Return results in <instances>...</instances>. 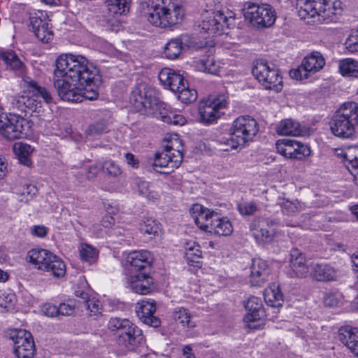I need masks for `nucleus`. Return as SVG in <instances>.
Segmentation results:
<instances>
[{
    "instance_id": "obj_4",
    "label": "nucleus",
    "mask_w": 358,
    "mask_h": 358,
    "mask_svg": "<svg viewBox=\"0 0 358 358\" xmlns=\"http://www.w3.org/2000/svg\"><path fill=\"white\" fill-rule=\"evenodd\" d=\"M259 131L257 121L250 116L242 115L232 123L229 134L217 141L224 151L237 150L252 141Z\"/></svg>"
},
{
    "instance_id": "obj_19",
    "label": "nucleus",
    "mask_w": 358,
    "mask_h": 358,
    "mask_svg": "<svg viewBox=\"0 0 358 358\" xmlns=\"http://www.w3.org/2000/svg\"><path fill=\"white\" fill-rule=\"evenodd\" d=\"M245 308L247 313L243 319L244 322L248 328L252 329H257L259 324L256 323L259 322L264 315L261 299L256 296H250L246 301Z\"/></svg>"
},
{
    "instance_id": "obj_42",
    "label": "nucleus",
    "mask_w": 358,
    "mask_h": 358,
    "mask_svg": "<svg viewBox=\"0 0 358 358\" xmlns=\"http://www.w3.org/2000/svg\"><path fill=\"white\" fill-rule=\"evenodd\" d=\"M179 90L174 93L177 94L178 98L182 102H192L196 99V91L194 89H189L187 82L185 80L180 87Z\"/></svg>"
},
{
    "instance_id": "obj_33",
    "label": "nucleus",
    "mask_w": 358,
    "mask_h": 358,
    "mask_svg": "<svg viewBox=\"0 0 358 358\" xmlns=\"http://www.w3.org/2000/svg\"><path fill=\"white\" fill-rule=\"evenodd\" d=\"M173 319L185 329H192L196 323L192 320V315L188 309L183 307H176L172 313Z\"/></svg>"
},
{
    "instance_id": "obj_38",
    "label": "nucleus",
    "mask_w": 358,
    "mask_h": 358,
    "mask_svg": "<svg viewBox=\"0 0 358 358\" xmlns=\"http://www.w3.org/2000/svg\"><path fill=\"white\" fill-rule=\"evenodd\" d=\"M232 24H202L201 35L206 37H214L223 34H228L227 29Z\"/></svg>"
},
{
    "instance_id": "obj_23",
    "label": "nucleus",
    "mask_w": 358,
    "mask_h": 358,
    "mask_svg": "<svg viewBox=\"0 0 358 358\" xmlns=\"http://www.w3.org/2000/svg\"><path fill=\"white\" fill-rule=\"evenodd\" d=\"M268 276V266L265 260L262 259H253L251 266L250 282L252 286H261Z\"/></svg>"
},
{
    "instance_id": "obj_35",
    "label": "nucleus",
    "mask_w": 358,
    "mask_h": 358,
    "mask_svg": "<svg viewBox=\"0 0 358 358\" xmlns=\"http://www.w3.org/2000/svg\"><path fill=\"white\" fill-rule=\"evenodd\" d=\"M103 3L113 15H126L130 8V0H103Z\"/></svg>"
},
{
    "instance_id": "obj_1",
    "label": "nucleus",
    "mask_w": 358,
    "mask_h": 358,
    "mask_svg": "<svg viewBox=\"0 0 358 358\" xmlns=\"http://www.w3.org/2000/svg\"><path fill=\"white\" fill-rule=\"evenodd\" d=\"M53 82L62 100L78 103L97 99L101 76L99 69L85 57L62 54L55 62Z\"/></svg>"
},
{
    "instance_id": "obj_41",
    "label": "nucleus",
    "mask_w": 358,
    "mask_h": 358,
    "mask_svg": "<svg viewBox=\"0 0 358 358\" xmlns=\"http://www.w3.org/2000/svg\"><path fill=\"white\" fill-rule=\"evenodd\" d=\"M355 150L356 148L352 147L338 148L334 150V152L338 158L343 160L348 169V165H349L350 162L358 160V157L355 155Z\"/></svg>"
},
{
    "instance_id": "obj_40",
    "label": "nucleus",
    "mask_w": 358,
    "mask_h": 358,
    "mask_svg": "<svg viewBox=\"0 0 358 358\" xmlns=\"http://www.w3.org/2000/svg\"><path fill=\"white\" fill-rule=\"evenodd\" d=\"M339 72L343 76L357 77L358 74V62L351 58H345L339 61Z\"/></svg>"
},
{
    "instance_id": "obj_55",
    "label": "nucleus",
    "mask_w": 358,
    "mask_h": 358,
    "mask_svg": "<svg viewBox=\"0 0 358 358\" xmlns=\"http://www.w3.org/2000/svg\"><path fill=\"white\" fill-rule=\"evenodd\" d=\"M76 304L73 301H68L66 303H60L57 306L58 315L68 316L73 313Z\"/></svg>"
},
{
    "instance_id": "obj_30",
    "label": "nucleus",
    "mask_w": 358,
    "mask_h": 358,
    "mask_svg": "<svg viewBox=\"0 0 358 358\" xmlns=\"http://www.w3.org/2000/svg\"><path fill=\"white\" fill-rule=\"evenodd\" d=\"M278 134L282 136H299L303 134V130L299 122L292 119L282 120L276 127Z\"/></svg>"
},
{
    "instance_id": "obj_7",
    "label": "nucleus",
    "mask_w": 358,
    "mask_h": 358,
    "mask_svg": "<svg viewBox=\"0 0 358 358\" xmlns=\"http://www.w3.org/2000/svg\"><path fill=\"white\" fill-rule=\"evenodd\" d=\"M183 145L177 134L171 136L164 150L155 155L154 169L159 173H170L180 166L183 159Z\"/></svg>"
},
{
    "instance_id": "obj_54",
    "label": "nucleus",
    "mask_w": 358,
    "mask_h": 358,
    "mask_svg": "<svg viewBox=\"0 0 358 358\" xmlns=\"http://www.w3.org/2000/svg\"><path fill=\"white\" fill-rule=\"evenodd\" d=\"M238 210L243 215H251L257 211V207L253 202H242L238 205Z\"/></svg>"
},
{
    "instance_id": "obj_47",
    "label": "nucleus",
    "mask_w": 358,
    "mask_h": 358,
    "mask_svg": "<svg viewBox=\"0 0 358 358\" xmlns=\"http://www.w3.org/2000/svg\"><path fill=\"white\" fill-rule=\"evenodd\" d=\"M201 255L200 246L195 241H189L186 243L185 257L188 261L196 262L198 259L201 257Z\"/></svg>"
},
{
    "instance_id": "obj_21",
    "label": "nucleus",
    "mask_w": 358,
    "mask_h": 358,
    "mask_svg": "<svg viewBox=\"0 0 358 358\" xmlns=\"http://www.w3.org/2000/svg\"><path fill=\"white\" fill-rule=\"evenodd\" d=\"M158 78L161 85L173 92L178 91L179 87L185 81L182 76L169 68H163L159 72Z\"/></svg>"
},
{
    "instance_id": "obj_56",
    "label": "nucleus",
    "mask_w": 358,
    "mask_h": 358,
    "mask_svg": "<svg viewBox=\"0 0 358 358\" xmlns=\"http://www.w3.org/2000/svg\"><path fill=\"white\" fill-rule=\"evenodd\" d=\"M186 122L185 117L179 112L170 111L168 116V124L174 125H184Z\"/></svg>"
},
{
    "instance_id": "obj_20",
    "label": "nucleus",
    "mask_w": 358,
    "mask_h": 358,
    "mask_svg": "<svg viewBox=\"0 0 358 358\" xmlns=\"http://www.w3.org/2000/svg\"><path fill=\"white\" fill-rule=\"evenodd\" d=\"M156 310L155 302L153 299L141 300L136 306V313L138 318L144 323L153 327L160 325V320L154 316Z\"/></svg>"
},
{
    "instance_id": "obj_8",
    "label": "nucleus",
    "mask_w": 358,
    "mask_h": 358,
    "mask_svg": "<svg viewBox=\"0 0 358 358\" xmlns=\"http://www.w3.org/2000/svg\"><path fill=\"white\" fill-rule=\"evenodd\" d=\"M29 88L28 93L12 98L13 108L25 113L39 112L43 103H50L52 101V97L49 91L39 86L36 82H30Z\"/></svg>"
},
{
    "instance_id": "obj_39",
    "label": "nucleus",
    "mask_w": 358,
    "mask_h": 358,
    "mask_svg": "<svg viewBox=\"0 0 358 358\" xmlns=\"http://www.w3.org/2000/svg\"><path fill=\"white\" fill-rule=\"evenodd\" d=\"M43 271L49 273L55 278H59L66 274V267L64 261L55 255L54 257L51 258V260L49 262L48 268Z\"/></svg>"
},
{
    "instance_id": "obj_26",
    "label": "nucleus",
    "mask_w": 358,
    "mask_h": 358,
    "mask_svg": "<svg viewBox=\"0 0 358 358\" xmlns=\"http://www.w3.org/2000/svg\"><path fill=\"white\" fill-rule=\"evenodd\" d=\"M310 276L317 281H331L336 279L337 271L326 264H310Z\"/></svg>"
},
{
    "instance_id": "obj_48",
    "label": "nucleus",
    "mask_w": 358,
    "mask_h": 358,
    "mask_svg": "<svg viewBox=\"0 0 358 358\" xmlns=\"http://www.w3.org/2000/svg\"><path fill=\"white\" fill-rule=\"evenodd\" d=\"M140 231L143 234L155 236L160 231V226L155 220L146 219L141 224Z\"/></svg>"
},
{
    "instance_id": "obj_17",
    "label": "nucleus",
    "mask_w": 358,
    "mask_h": 358,
    "mask_svg": "<svg viewBox=\"0 0 358 358\" xmlns=\"http://www.w3.org/2000/svg\"><path fill=\"white\" fill-rule=\"evenodd\" d=\"M277 224L275 220L258 218L251 222L250 229L258 243H270L276 234L274 227Z\"/></svg>"
},
{
    "instance_id": "obj_46",
    "label": "nucleus",
    "mask_w": 358,
    "mask_h": 358,
    "mask_svg": "<svg viewBox=\"0 0 358 358\" xmlns=\"http://www.w3.org/2000/svg\"><path fill=\"white\" fill-rule=\"evenodd\" d=\"M132 322L126 318L113 317L110 318L108 323V329L112 331L117 332V338L122 335L125 327H129Z\"/></svg>"
},
{
    "instance_id": "obj_36",
    "label": "nucleus",
    "mask_w": 358,
    "mask_h": 358,
    "mask_svg": "<svg viewBox=\"0 0 358 358\" xmlns=\"http://www.w3.org/2000/svg\"><path fill=\"white\" fill-rule=\"evenodd\" d=\"M193 66L197 71L213 75L218 73L221 67L220 63L213 57L195 60L193 62Z\"/></svg>"
},
{
    "instance_id": "obj_53",
    "label": "nucleus",
    "mask_w": 358,
    "mask_h": 358,
    "mask_svg": "<svg viewBox=\"0 0 358 358\" xmlns=\"http://www.w3.org/2000/svg\"><path fill=\"white\" fill-rule=\"evenodd\" d=\"M342 299L340 293H327L324 297V303L329 307H336L342 303Z\"/></svg>"
},
{
    "instance_id": "obj_31",
    "label": "nucleus",
    "mask_w": 358,
    "mask_h": 358,
    "mask_svg": "<svg viewBox=\"0 0 358 358\" xmlns=\"http://www.w3.org/2000/svg\"><path fill=\"white\" fill-rule=\"evenodd\" d=\"M264 301L266 304L273 308H279L282 305L283 296L279 285L275 283L268 287L264 293Z\"/></svg>"
},
{
    "instance_id": "obj_2",
    "label": "nucleus",
    "mask_w": 358,
    "mask_h": 358,
    "mask_svg": "<svg viewBox=\"0 0 358 358\" xmlns=\"http://www.w3.org/2000/svg\"><path fill=\"white\" fill-rule=\"evenodd\" d=\"M174 0H139L137 14L148 22H173L182 20L184 10Z\"/></svg>"
},
{
    "instance_id": "obj_44",
    "label": "nucleus",
    "mask_w": 358,
    "mask_h": 358,
    "mask_svg": "<svg viewBox=\"0 0 358 358\" xmlns=\"http://www.w3.org/2000/svg\"><path fill=\"white\" fill-rule=\"evenodd\" d=\"M80 256L83 261L94 262L98 257L97 250L91 245L81 243L79 247Z\"/></svg>"
},
{
    "instance_id": "obj_57",
    "label": "nucleus",
    "mask_w": 358,
    "mask_h": 358,
    "mask_svg": "<svg viewBox=\"0 0 358 358\" xmlns=\"http://www.w3.org/2000/svg\"><path fill=\"white\" fill-rule=\"evenodd\" d=\"M108 127L105 122H96L89 127V133L92 135H97L106 132Z\"/></svg>"
},
{
    "instance_id": "obj_24",
    "label": "nucleus",
    "mask_w": 358,
    "mask_h": 358,
    "mask_svg": "<svg viewBox=\"0 0 358 358\" xmlns=\"http://www.w3.org/2000/svg\"><path fill=\"white\" fill-rule=\"evenodd\" d=\"M339 338L358 357V328L350 326L341 327L339 330Z\"/></svg>"
},
{
    "instance_id": "obj_27",
    "label": "nucleus",
    "mask_w": 358,
    "mask_h": 358,
    "mask_svg": "<svg viewBox=\"0 0 358 358\" xmlns=\"http://www.w3.org/2000/svg\"><path fill=\"white\" fill-rule=\"evenodd\" d=\"M291 268L294 275L296 277H305L310 271V264L308 265L305 257L297 249L291 251Z\"/></svg>"
},
{
    "instance_id": "obj_16",
    "label": "nucleus",
    "mask_w": 358,
    "mask_h": 358,
    "mask_svg": "<svg viewBox=\"0 0 358 358\" xmlns=\"http://www.w3.org/2000/svg\"><path fill=\"white\" fill-rule=\"evenodd\" d=\"M243 14L248 22H275L276 20L275 9L266 3L257 5L248 1L244 5Z\"/></svg>"
},
{
    "instance_id": "obj_25",
    "label": "nucleus",
    "mask_w": 358,
    "mask_h": 358,
    "mask_svg": "<svg viewBox=\"0 0 358 358\" xmlns=\"http://www.w3.org/2000/svg\"><path fill=\"white\" fill-rule=\"evenodd\" d=\"M128 282L134 292L140 294H147L151 290L152 279L145 273H139L131 275Z\"/></svg>"
},
{
    "instance_id": "obj_64",
    "label": "nucleus",
    "mask_w": 358,
    "mask_h": 358,
    "mask_svg": "<svg viewBox=\"0 0 358 358\" xmlns=\"http://www.w3.org/2000/svg\"><path fill=\"white\" fill-rule=\"evenodd\" d=\"M76 295L80 299L78 301L79 305H84L90 299L87 293L84 291H76Z\"/></svg>"
},
{
    "instance_id": "obj_28",
    "label": "nucleus",
    "mask_w": 358,
    "mask_h": 358,
    "mask_svg": "<svg viewBox=\"0 0 358 358\" xmlns=\"http://www.w3.org/2000/svg\"><path fill=\"white\" fill-rule=\"evenodd\" d=\"M133 189L148 201L155 202L160 197L159 193L151 183L141 178L134 180Z\"/></svg>"
},
{
    "instance_id": "obj_11",
    "label": "nucleus",
    "mask_w": 358,
    "mask_h": 358,
    "mask_svg": "<svg viewBox=\"0 0 358 358\" xmlns=\"http://www.w3.org/2000/svg\"><path fill=\"white\" fill-rule=\"evenodd\" d=\"M29 127L27 120L20 115L11 113L0 115V134L7 140L24 137Z\"/></svg>"
},
{
    "instance_id": "obj_3",
    "label": "nucleus",
    "mask_w": 358,
    "mask_h": 358,
    "mask_svg": "<svg viewBox=\"0 0 358 358\" xmlns=\"http://www.w3.org/2000/svg\"><path fill=\"white\" fill-rule=\"evenodd\" d=\"M130 99L138 112L167 123L170 111L166 108L165 103L159 100L155 88L141 83L133 90Z\"/></svg>"
},
{
    "instance_id": "obj_45",
    "label": "nucleus",
    "mask_w": 358,
    "mask_h": 358,
    "mask_svg": "<svg viewBox=\"0 0 358 358\" xmlns=\"http://www.w3.org/2000/svg\"><path fill=\"white\" fill-rule=\"evenodd\" d=\"M279 204L283 214L287 215H293L303 208L302 204L298 200L290 201L283 199L282 201L279 202Z\"/></svg>"
},
{
    "instance_id": "obj_63",
    "label": "nucleus",
    "mask_w": 358,
    "mask_h": 358,
    "mask_svg": "<svg viewBox=\"0 0 358 358\" xmlns=\"http://www.w3.org/2000/svg\"><path fill=\"white\" fill-rule=\"evenodd\" d=\"M101 168V166L99 164L90 166L88 169V177L90 178L96 176L100 171Z\"/></svg>"
},
{
    "instance_id": "obj_5",
    "label": "nucleus",
    "mask_w": 358,
    "mask_h": 358,
    "mask_svg": "<svg viewBox=\"0 0 358 358\" xmlns=\"http://www.w3.org/2000/svg\"><path fill=\"white\" fill-rule=\"evenodd\" d=\"M331 133L343 139H353L358 134V103L346 101L333 115L330 122Z\"/></svg>"
},
{
    "instance_id": "obj_12",
    "label": "nucleus",
    "mask_w": 358,
    "mask_h": 358,
    "mask_svg": "<svg viewBox=\"0 0 358 358\" xmlns=\"http://www.w3.org/2000/svg\"><path fill=\"white\" fill-rule=\"evenodd\" d=\"M298 13L301 19L314 17L326 10L341 8L339 0H297Z\"/></svg>"
},
{
    "instance_id": "obj_22",
    "label": "nucleus",
    "mask_w": 358,
    "mask_h": 358,
    "mask_svg": "<svg viewBox=\"0 0 358 358\" xmlns=\"http://www.w3.org/2000/svg\"><path fill=\"white\" fill-rule=\"evenodd\" d=\"M54 255L55 254L48 250L34 248L28 252L27 259L35 268L43 271L48 268V263Z\"/></svg>"
},
{
    "instance_id": "obj_61",
    "label": "nucleus",
    "mask_w": 358,
    "mask_h": 358,
    "mask_svg": "<svg viewBox=\"0 0 358 358\" xmlns=\"http://www.w3.org/2000/svg\"><path fill=\"white\" fill-rule=\"evenodd\" d=\"M125 159H126L127 163L134 168L136 167L138 164V161L136 160L134 157V155L130 152L125 154Z\"/></svg>"
},
{
    "instance_id": "obj_43",
    "label": "nucleus",
    "mask_w": 358,
    "mask_h": 358,
    "mask_svg": "<svg viewBox=\"0 0 358 358\" xmlns=\"http://www.w3.org/2000/svg\"><path fill=\"white\" fill-rule=\"evenodd\" d=\"M182 41L179 39L171 40L166 43L164 48V55L169 59L178 57L182 52Z\"/></svg>"
},
{
    "instance_id": "obj_49",
    "label": "nucleus",
    "mask_w": 358,
    "mask_h": 358,
    "mask_svg": "<svg viewBox=\"0 0 358 358\" xmlns=\"http://www.w3.org/2000/svg\"><path fill=\"white\" fill-rule=\"evenodd\" d=\"M36 188L34 185H25L23 186L22 189L20 190L17 192L18 196L17 200L20 202L27 203L36 193Z\"/></svg>"
},
{
    "instance_id": "obj_18",
    "label": "nucleus",
    "mask_w": 358,
    "mask_h": 358,
    "mask_svg": "<svg viewBox=\"0 0 358 358\" xmlns=\"http://www.w3.org/2000/svg\"><path fill=\"white\" fill-rule=\"evenodd\" d=\"M144 342L143 331L133 322L117 338V343L127 351L134 350Z\"/></svg>"
},
{
    "instance_id": "obj_58",
    "label": "nucleus",
    "mask_w": 358,
    "mask_h": 358,
    "mask_svg": "<svg viewBox=\"0 0 358 358\" xmlns=\"http://www.w3.org/2000/svg\"><path fill=\"white\" fill-rule=\"evenodd\" d=\"M41 310L42 313L48 317H53L58 316L57 306L52 303H45L41 306Z\"/></svg>"
},
{
    "instance_id": "obj_60",
    "label": "nucleus",
    "mask_w": 358,
    "mask_h": 358,
    "mask_svg": "<svg viewBox=\"0 0 358 358\" xmlns=\"http://www.w3.org/2000/svg\"><path fill=\"white\" fill-rule=\"evenodd\" d=\"M48 233V229L45 227L43 225H36L34 226L31 228V234L32 235L38 237V238H44L46 236Z\"/></svg>"
},
{
    "instance_id": "obj_29",
    "label": "nucleus",
    "mask_w": 358,
    "mask_h": 358,
    "mask_svg": "<svg viewBox=\"0 0 358 358\" xmlns=\"http://www.w3.org/2000/svg\"><path fill=\"white\" fill-rule=\"evenodd\" d=\"M150 259L151 254L148 250L132 251L127 257V261L131 266L137 271L142 270L148 266L150 264Z\"/></svg>"
},
{
    "instance_id": "obj_15",
    "label": "nucleus",
    "mask_w": 358,
    "mask_h": 358,
    "mask_svg": "<svg viewBox=\"0 0 358 358\" xmlns=\"http://www.w3.org/2000/svg\"><path fill=\"white\" fill-rule=\"evenodd\" d=\"M324 64L325 60L322 55L320 52L313 51L304 57L298 68L289 71V76L292 78L298 80L307 79L309 73L320 71Z\"/></svg>"
},
{
    "instance_id": "obj_62",
    "label": "nucleus",
    "mask_w": 358,
    "mask_h": 358,
    "mask_svg": "<svg viewBox=\"0 0 358 358\" xmlns=\"http://www.w3.org/2000/svg\"><path fill=\"white\" fill-rule=\"evenodd\" d=\"M114 218L109 215L104 216L101 220L102 226L106 228L111 227L114 224Z\"/></svg>"
},
{
    "instance_id": "obj_9",
    "label": "nucleus",
    "mask_w": 358,
    "mask_h": 358,
    "mask_svg": "<svg viewBox=\"0 0 358 358\" xmlns=\"http://www.w3.org/2000/svg\"><path fill=\"white\" fill-rule=\"evenodd\" d=\"M229 96L226 94L210 95L199 102V115L200 122L204 124L215 123L223 114L222 110L227 108Z\"/></svg>"
},
{
    "instance_id": "obj_34",
    "label": "nucleus",
    "mask_w": 358,
    "mask_h": 358,
    "mask_svg": "<svg viewBox=\"0 0 358 358\" xmlns=\"http://www.w3.org/2000/svg\"><path fill=\"white\" fill-rule=\"evenodd\" d=\"M0 62H3L7 69L22 71L24 65L23 62L13 51L0 52Z\"/></svg>"
},
{
    "instance_id": "obj_50",
    "label": "nucleus",
    "mask_w": 358,
    "mask_h": 358,
    "mask_svg": "<svg viewBox=\"0 0 358 358\" xmlns=\"http://www.w3.org/2000/svg\"><path fill=\"white\" fill-rule=\"evenodd\" d=\"M101 169L111 177H117L122 174L120 166L113 160H106L101 165Z\"/></svg>"
},
{
    "instance_id": "obj_13",
    "label": "nucleus",
    "mask_w": 358,
    "mask_h": 358,
    "mask_svg": "<svg viewBox=\"0 0 358 358\" xmlns=\"http://www.w3.org/2000/svg\"><path fill=\"white\" fill-rule=\"evenodd\" d=\"M275 148L280 155L290 159L303 161L311 154L310 148L307 144L290 138L278 140Z\"/></svg>"
},
{
    "instance_id": "obj_32",
    "label": "nucleus",
    "mask_w": 358,
    "mask_h": 358,
    "mask_svg": "<svg viewBox=\"0 0 358 358\" xmlns=\"http://www.w3.org/2000/svg\"><path fill=\"white\" fill-rule=\"evenodd\" d=\"M13 150L22 164L27 166H31V161L30 157L34 148L30 145L22 142L15 143L13 145Z\"/></svg>"
},
{
    "instance_id": "obj_14",
    "label": "nucleus",
    "mask_w": 358,
    "mask_h": 358,
    "mask_svg": "<svg viewBox=\"0 0 358 358\" xmlns=\"http://www.w3.org/2000/svg\"><path fill=\"white\" fill-rule=\"evenodd\" d=\"M13 341V352L17 358H32L35 345L31 334L22 329H13L9 333Z\"/></svg>"
},
{
    "instance_id": "obj_6",
    "label": "nucleus",
    "mask_w": 358,
    "mask_h": 358,
    "mask_svg": "<svg viewBox=\"0 0 358 358\" xmlns=\"http://www.w3.org/2000/svg\"><path fill=\"white\" fill-rule=\"evenodd\" d=\"M192 210L194 222L201 230L217 236H227L232 234L234 228L227 217H221L200 204L194 205Z\"/></svg>"
},
{
    "instance_id": "obj_52",
    "label": "nucleus",
    "mask_w": 358,
    "mask_h": 358,
    "mask_svg": "<svg viewBox=\"0 0 358 358\" xmlns=\"http://www.w3.org/2000/svg\"><path fill=\"white\" fill-rule=\"evenodd\" d=\"M236 15L234 13L229 10H216L213 12L214 22H227L230 20H235Z\"/></svg>"
},
{
    "instance_id": "obj_59",
    "label": "nucleus",
    "mask_w": 358,
    "mask_h": 358,
    "mask_svg": "<svg viewBox=\"0 0 358 358\" xmlns=\"http://www.w3.org/2000/svg\"><path fill=\"white\" fill-rule=\"evenodd\" d=\"M348 170L353 176L354 182L358 186V160L350 162Z\"/></svg>"
},
{
    "instance_id": "obj_10",
    "label": "nucleus",
    "mask_w": 358,
    "mask_h": 358,
    "mask_svg": "<svg viewBox=\"0 0 358 358\" xmlns=\"http://www.w3.org/2000/svg\"><path fill=\"white\" fill-rule=\"evenodd\" d=\"M252 74L266 90L280 92L282 89V78L273 64L259 59L252 68Z\"/></svg>"
},
{
    "instance_id": "obj_51",
    "label": "nucleus",
    "mask_w": 358,
    "mask_h": 358,
    "mask_svg": "<svg viewBox=\"0 0 358 358\" xmlns=\"http://www.w3.org/2000/svg\"><path fill=\"white\" fill-rule=\"evenodd\" d=\"M88 310L90 316H99L101 314L102 306L99 300L94 298L90 299L84 304Z\"/></svg>"
},
{
    "instance_id": "obj_37",
    "label": "nucleus",
    "mask_w": 358,
    "mask_h": 358,
    "mask_svg": "<svg viewBox=\"0 0 358 358\" xmlns=\"http://www.w3.org/2000/svg\"><path fill=\"white\" fill-rule=\"evenodd\" d=\"M50 24H30L29 29L32 30L37 38L43 42L48 43L53 38V32Z\"/></svg>"
}]
</instances>
